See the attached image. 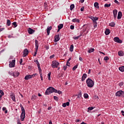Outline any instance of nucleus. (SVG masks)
<instances>
[{
    "label": "nucleus",
    "instance_id": "nucleus-13",
    "mask_svg": "<svg viewBox=\"0 0 124 124\" xmlns=\"http://www.w3.org/2000/svg\"><path fill=\"white\" fill-rule=\"evenodd\" d=\"M52 30V27L51 26L50 27H48L46 29V32L47 33V35H49L50 34V31Z\"/></svg>",
    "mask_w": 124,
    "mask_h": 124
},
{
    "label": "nucleus",
    "instance_id": "nucleus-30",
    "mask_svg": "<svg viewBox=\"0 0 124 124\" xmlns=\"http://www.w3.org/2000/svg\"><path fill=\"white\" fill-rule=\"evenodd\" d=\"M94 49L91 48L88 50V53H93V52H94Z\"/></svg>",
    "mask_w": 124,
    "mask_h": 124
},
{
    "label": "nucleus",
    "instance_id": "nucleus-58",
    "mask_svg": "<svg viewBox=\"0 0 124 124\" xmlns=\"http://www.w3.org/2000/svg\"><path fill=\"white\" fill-rule=\"evenodd\" d=\"M84 7L81 8V9H80V11H81V12L84 11Z\"/></svg>",
    "mask_w": 124,
    "mask_h": 124
},
{
    "label": "nucleus",
    "instance_id": "nucleus-48",
    "mask_svg": "<svg viewBox=\"0 0 124 124\" xmlns=\"http://www.w3.org/2000/svg\"><path fill=\"white\" fill-rule=\"evenodd\" d=\"M53 98H54V99L55 100H58V97H57V96H54Z\"/></svg>",
    "mask_w": 124,
    "mask_h": 124
},
{
    "label": "nucleus",
    "instance_id": "nucleus-2",
    "mask_svg": "<svg viewBox=\"0 0 124 124\" xmlns=\"http://www.w3.org/2000/svg\"><path fill=\"white\" fill-rule=\"evenodd\" d=\"M86 84H87V87H89V88H93V85H94V82L92 79L89 78L86 80Z\"/></svg>",
    "mask_w": 124,
    "mask_h": 124
},
{
    "label": "nucleus",
    "instance_id": "nucleus-39",
    "mask_svg": "<svg viewBox=\"0 0 124 124\" xmlns=\"http://www.w3.org/2000/svg\"><path fill=\"white\" fill-rule=\"evenodd\" d=\"M93 107H89L88 108V110L87 111V112H89V110L92 111V110H93Z\"/></svg>",
    "mask_w": 124,
    "mask_h": 124
},
{
    "label": "nucleus",
    "instance_id": "nucleus-29",
    "mask_svg": "<svg viewBox=\"0 0 124 124\" xmlns=\"http://www.w3.org/2000/svg\"><path fill=\"white\" fill-rule=\"evenodd\" d=\"M94 7H96V8H99V6H98V2H95L94 3Z\"/></svg>",
    "mask_w": 124,
    "mask_h": 124
},
{
    "label": "nucleus",
    "instance_id": "nucleus-5",
    "mask_svg": "<svg viewBox=\"0 0 124 124\" xmlns=\"http://www.w3.org/2000/svg\"><path fill=\"white\" fill-rule=\"evenodd\" d=\"M115 96H124V92L123 91H118L116 93H115Z\"/></svg>",
    "mask_w": 124,
    "mask_h": 124
},
{
    "label": "nucleus",
    "instance_id": "nucleus-3",
    "mask_svg": "<svg viewBox=\"0 0 124 124\" xmlns=\"http://www.w3.org/2000/svg\"><path fill=\"white\" fill-rule=\"evenodd\" d=\"M21 107L22 112L20 115V118L21 119L22 122H23L24 120H25V118H26V111L25 110V108H24V107L21 105Z\"/></svg>",
    "mask_w": 124,
    "mask_h": 124
},
{
    "label": "nucleus",
    "instance_id": "nucleus-57",
    "mask_svg": "<svg viewBox=\"0 0 124 124\" xmlns=\"http://www.w3.org/2000/svg\"><path fill=\"white\" fill-rule=\"evenodd\" d=\"M79 60L80 62H83V58L82 57H79Z\"/></svg>",
    "mask_w": 124,
    "mask_h": 124
},
{
    "label": "nucleus",
    "instance_id": "nucleus-52",
    "mask_svg": "<svg viewBox=\"0 0 124 124\" xmlns=\"http://www.w3.org/2000/svg\"><path fill=\"white\" fill-rule=\"evenodd\" d=\"M70 29H71V30H74V26L71 25L70 26Z\"/></svg>",
    "mask_w": 124,
    "mask_h": 124
},
{
    "label": "nucleus",
    "instance_id": "nucleus-44",
    "mask_svg": "<svg viewBox=\"0 0 124 124\" xmlns=\"http://www.w3.org/2000/svg\"><path fill=\"white\" fill-rule=\"evenodd\" d=\"M104 61H108V60H109V57L106 56L104 57Z\"/></svg>",
    "mask_w": 124,
    "mask_h": 124
},
{
    "label": "nucleus",
    "instance_id": "nucleus-23",
    "mask_svg": "<svg viewBox=\"0 0 124 124\" xmlns=\"http://www.w3.org/2000/svg\"><path fill=\"white\" fill-rule=\"evenodd\" d=\"M6 25L7 26H8V27L10 26V25H11V21H10V20L9 19L7 20Z\"/></svg>",
    "mask_w": 124,
    "mask_h": 124
},
{
    "label": "nucleus",
    "instance_id": "nucleus-7",
    "mask_svg": "<svg viewBox=\"0 0 124 124\" xmlns=\"http://www.w3.org/2000/svg\"><path fill=\"white\" fill-rule=\"evenodd\" d=\"M15 62H16L15 60H13L11 62H10L9 67H14L15 66Z\"/></svg>",
    "mask_w": 124,
    "mask_h": 124
},
{
    "label": "nucleus",
    "instance_id": "nucleus-61",
    "mask_svg": "<svg viewBox=\"0 0 124 124\" xmlns=\"http://www.w3.org/2000/svg\"><path fill=\"white\" fill-rule=\"evenodd\" d=\"M3 30H4V28H0V31H3Z\"/></svg>",
    "mask_w": 124,
    "mask_h": 124
},
{
    "label": "nucleus",
    "instance_id": "nucleus-41",
    "mask_svg": "<svg viewBox=\"0 0 124 124\" xmlns=\"http://www.w3.org/2000/svg\"><path fill=\"white\" fill-rule=\"evenodd\" d=\"M80 38V36H77V37H73V39L75 40H78V39H79Z\"/></svg>",
    "mask_w": 124,
    "mask_h": 124
},
{
    "label": "nucleus",
    "instance_id": "nucleus-33",
    "mask_svg": "<svg viewBox=\"0 0 124 124\" xmlns=\"http://www.w3.org/2000/svg\"><path fill=\"white\" fill-rule=\"evenodd\" d=\"M38 70H39V73H40V75L41 74H42V70H41V68H40V66L38 67Z\"/></svg>",
    "mask_w": 124,
    "mask_h": 124
},
{
    "label": "nucleus",
    "instance_id": "nucleus-51",
    "mask_svg": "<svg viewBox=\"0 0 124 124\" xmlns=\"http://www.w3.org/2000/svg\"><path fill=\"white\" fill-rule=\"evenodd\" d=\"M54 58H55V55L54 54L50 56V59H54Z\"/></svg>",
    "mask_w": 124,
    "mask_h": 124
},
{
    "label": "nucleus",
    "instance_id": "nucleus-24",
    "mask_svg": "<svg viewBox=\"0 0 124 124\" xmlns=\"http://www.w3.org/2000/svg\"><path fill=\"white\" fill-rule=\"evenodd\" d=\"M118 55L119 56H120V57H123V56H124V51H119Z\"/></svg>",
    "mask_w": 124,
    "mask_h": 124
},
{
    "label": "nucleus",
    "instance_id": "nucleus-32",
    "mask_svg": "<svg viewBox=\"0 0 124 124\" xmlns=\"http://www.w3.org/2000/svg\"><path fill=\"white\" fill-rule=\"evenodd\" d=\"M51 72H49L47 75V78L49 80H51Z\"/></svg>",
    "mask_w": 124,
    "mask_h": 124
},
{
    "label": "nucleus",
    "instance_id": "nucleus-38",
    "mask_svg": "<svg viewBox=\"0 0 124 124\" xmlns=\"http://www.w3.org/2000/svg\"><path fill=\"white\" fill-rule=\"evenodd\" d=\"M8 73L10 75H11L12 76H14V73H13V72L9 71Z\"/></svg>",
    "mask_w": 124,
    "mask_h": 124
},
{
    "label": "nucleus",
    "instance_id": "nucleus-63",
    "mask_svg": "<svg viewBox=\"0 0 124 124\" xmlns=\"http://www.w3.org/2000/svg\"><path fill=\"white\" fill-rule=\"evenodd\" d=\"M121 113H122L123 116H124V110H122Z\"/></svg>",
    "mask_w": 124,
    "mask_h": 124
},
{
    "label": "nucleus",
    "instance_id": "nucleus-54",
    "mask_svg": "<svg viewBox=\"0 0 124 124\" xmlns=\"http://www.w3.org/2000/svg\"><path fill=\"white\" fill-rule=\"evenodd\" d=\"M62 107H66V103L62 104Z\"/></svg>",
    "mask_w": 124,
    "mask_h": 124
},
{
    "label": "nucleus",
    "instance_id": "nucleus-50",
    "mask_svg": "<svg viewBox=\"0 0 124 124\" xmlns=\"http://www.w3.org/2000/svg\"><path fill=\"white\" fill-rule=\"evenodd\" d=\"M40 75L41 81H43V77H42V74H41Z\"/></svg>",
    "mask_w": 124,
    "mask_h": 124
},
{
    "label": "nucleus",
    "instance_id": "nucleus-27",
    "mask_svg": "<svg viewBox=\"0 0 124 124\" xmlns=\"http://www.w3.org/2000/svg\"><path fill=\"white\" fill-rule=\"evenodd\" d=\"M93 25L94 29H95V28H97V22H93Z\"/></svg>",
    "mask_w": 124,
    "mask_h": 124
},
{
    "label": "nucleus",
    "instance_id": "nucleus-45",
    "mask_svg": "<svg viewBox=\"0 0 124 124\" xmlns=\"http://www.w3.org/2000/svg\"><path fill=\"white\" fill-rule=\"evenodd\" d=\"M38 50L35 49V53H34V55H33L34 57L36 56V55H37V51H38Z\"/></svg>",
    "mask_w": 124,
    "mask_h": 124
},
{
    "label": "nucleus",
    "instance_id": "nucleus-6",
    "mask_svg": "<svg viewBox=\"0 0 124 124\" xmlns=\"http://www.w3.org/2000/svg\"><path fill=\"white\" fill-rule=\"evenodd\" d=\"M113 40L115 42H117V43H123V41L120 39L118 37H114Z\"/></svg>",
    "mask_w": 124,
    "mask_h": 124
},
{
    "label": "nucleus",
    "instance_id": "nucleus-37",
    "mask_svg": "<svg viewBox=\"0 0 124 124\" xmlns=\"http://www.w3.org/2000/svg\"><path fill=\"white\" fill-rule=\"evenodd\" d=\"M84 98H89V95L87 93H84Z\"/></svg>",
    "mask_w": 124,
    "mask_h": 124
},
{
    "label": "nucleus",
    "instance_id": "nucleus-46",
    "mask_svg": "<svg viewBox=\"0 0 124 124\" xmlns=\"http://www.w3.org/2000/svg\"><path fill=\"white\" fill-rule=\"evenodd\" d=\"M82 96V93L80 92L78 95V97H81Z\"/></svg>",
    "mask_w": 124,
    "mask_h": 124
},
{
    "label": "nucleus",
    "instance_id": "nucleus-53",
    "mask_svg": "<svg viewBox=\"0 0 124 124\" xmlns=\"http://www.w3.org/2000/svg\"><path fill=\"white\" fill-rule=\"evenodd\" d=\"M35 75H36V74L31 75V78H34V77H35Z\"/></svg>",
    "mask_w": 124,
    "mask_h": 124
},
{
    "label": "nucleus",
    "instance_id": "nucleus-22",
    "mask_svg": "<svg viewBox=\"0 0 124 124\" xmlns=\"http://www.w3.org/2000/svg\"><path fill=\"white\" fill-rule=\"evenodd\" d=\"M115 25H116V24L115 23V22H113L109 23V27H112V28H114V27H115Z\"/></svg>",
    "mask_w": 124,
    "mask_h": 124
},
{
    "label": "nucleus",
    "instance_id": "nucleus-20",
    "mask_svg": "<svg viewBox=\"0 0 124 124\" xmlns=\"http://www.w3.org/2000/svg\"><path fill=\"white\" fill-rule=\"evenodd\" d=\"M105 33L106 35H108L110 34V30L107 29L105 31Z\"/></svg>",
    "mask_w": 124,
    "mask_h": 124
},
{
    "label": "nucleus",
    "instance_id": "nucleus-1",
    "mask_svg": "<svg viewBox=\"0 0 124 124\" xmlns=\"http://www.w3.org/2000/svg\"><path fill=\"white\" fill-rule=\"evenodd\" d=\"M57 90L53 87H49L47 89L45 92V94L48 95L49 93H57Z\"/></svg>",
    "mask_w": 124,
    "mask_h": 124
},
{
    "label": "nucleus",
    "instance_id": "nucleus-19",
    "mask_svg": "<svg viewBox=\"0 0 124 124\" xmlns=\"http://www.w3.org/2000/svg\"><path fill=\"white\" fill-rule=\"evenodd\" d=\"M86 78H87V75H86V74H84L82 75L81 81H85Z\"/></svg>",
    "mask_w": 124,
    "mask_h": 124
},
{
    "label": "nucleus",
    "instance_id": "nucleus-11",
    "mask_svg": "<svg viewBox=\"0 0 124 124\" xmlns=\"http://www.w3.org/2000/svg\"><path fill=\"white\" fill-rule=\"evenodd\" d=\"M90 19L92 20L93 22H96L98 20V17H93V16H90Z\"/></svg>",
    "mask_w": 124,
    "mask_h": 124
},
{
    "label": "nucleus",
    "instance_id": "nucleus-18",
    "mask_svg": "<svg viewBox=\"0 0 124 124\" xmlns=\"http://www.w3.org/2000/svg\"><path fill=\"white\" fill-rule=\"evenodd\" d=\"M25 80H29V79H31V75H27L25 76L24 78Z\"/></svg>",
    "mask_w": 124,
    "mask_h": 124
},
{
    "label": "nucleus",
    "instance_id": "nucleus-28",
    "mask_svg": "<svg viewBox=\"0 0 124 124\" xmlns=\"http://www.w3.org/2000/svg\"><path fill=\"white\" fill-rule=\"evenodd\" d=\"M36 98V96H35V95H32L31 96V100H32V101H33L34 100H35Z\"/></svg>",
    "mask_w": 124,
    "mask_h": 124
},
{
    "label": "nucleus",
    "instance_id": "nucleus-56",
    "mask_svg": "<svg viewBox=\"0 0 124 124\" xmlns=\"http://www.w3.org/2000/svg\"><path fill=\"white\" fill-rule=\"evenodd\" d=\"M22 62H23V59H21L19 62L20 64H22Z\"/></svg>",
    "mask_w": 124,
    "mask_h": 124
},
{
    "label": "nucleus",
    "instance_id": "nucleus-34",
    "mask_svg": "<svg viewBox=\"0 0 124 124\" xmlns=\"http://www.w3.org/2000/svg\"><path fill=\"white\" fill-rule=\"evenodd\" d=\"M36 63V64L37 65L38 67L40 66V64L39 63V62H38V60H36L35 61H34Z\"/></svg>",
    "mask_w": 124,
    "mask_h": 124
},
{
    "label": "nucleus",
    "instance_id": "nucleus-14",
    "mask_svg": "<svg viewBox=\"0 0 124 124\" xmlns=\"http://www.w3.org/2000/svg\"><path fill=\"white\" fill-rule=\"evenodd\" d=\"M10 97L15 102L16 101V99H15V94L14 93L11 94L10 95Z\"/></svg>",
    "mask_w": 124,
    "mask_h": 124
},
{
    "label": "nucleus",
    "instance_id": "nucleus-35",
    "mask_svg": "<svg viewBox=\"0 0 124 124\" xmlns=\"http://www.w3.org/2000/svg\"><path fill=\"white\" fill-rule=\"evenodd\" d=\"M78 67V65H76L75 66L73 67L72 70H73V71L76 70V69Z\"/></svg>",
    "mask_w": 124,
    "mask_h": 124
},
{
    "label": "nucleus",
    "instance_id": "nucleus-60",
    "mask_svg": "<svg viewBox=\"0 0 124 124\" xmlns=\"http://www.w3.org/2000/svg\"><path fill=\"white\" fill-rule=\"evenodd\" d=\"M6 110V108H5V107H3V108H2V110L3 111H5Z\"/></svg>",
    "mask_w": 124,
    "mask_h": 124
},
{
    "label": "nucleus",
    "instance_id": "nucleus-36",
    "mask_svg": "<svg viewBox=\"0 0 124 124\" xmlns=\"http://www.w3.org/2000/svg\"><path fill=\"white\" fill-rule=\"evenodd\" d=\"M12 25H13V26H14V28H16V27H17V22H13V23H12Z\"/></svg>",
    "mask_w": 124,
    "mask_h": 124
},
{
    "label": "nucleus",
    "instance_id": "nucleus-40",
    "mask_svg": "<svg viewBox=\"0 0 124 124\" xmlns=\"http://www.w3.org/2000/svg\"><path fill=\"white\" fill-rule=\"evenodd\" d=\"M105 7H110L111 4H105L104 5Z\"/></svg>",
    "mask_w": 124,
    "mask_h": 124
},
{
    "label": "nucleus",
    "instance_id": "nucleus-17",
    "mask_svg": "<svg viewBox=\"0 0 124 124\" xmlns=\"http://www.w3.org/2000/svg\"><path fill=\"white\" fill-rule=\"evenodd\" d=\"M72 22H73V23H80V20L78 18H74L72 19Z\"/></svg>",
    "mask_w": 124,
    "mask_h": 124
},
{
    "label": "nucleus",
    "instance_id": "nucleus-49",
    "mask_svg": "<svg viewBox=\"0 0 124 124\" xmlns=\"http://www.w3.org/2000/svg\"><path fill=\"white\" fill-rule=\"evenodd\" d=\"M66 68H67V66H64L63 67V69L64 70V71H65V70H66Z\"/></svg>",
    "mask_w": 124,
    "mask_h": 124
},
{
    "label": "nucleus",
    "instance_id": "nucleus-9",
    "mask_svg": "<svg viewBox=\"0 0 124 124\" xmlns=\"http://www.w3.org/2000/svg\"><path fill=\"white\" fill-rule=\"evenodd\" d=\"M28 54L29 50L27 48L25 49L23 52V57H27V56H28Z\"/></svg>",
    "mask_w": 124,
    "mask_h": 124
},
{
    "label": "nucleus",
    "instance_id": "nucleus-25",
    "mask_svg": "<svg viewBox=\"0 0 124 124\" xmlns=\"http://www.w3.org/2000/svg\"><path fill=\"white\" fill-rule=\"evenodd\" d=\"M73 49H74V46L73 45H71L70 47V52H73Z\"/></svg>",
    "mask_w": 124,
    "mask_h": 124
},
{
    "label": "nucleus",
    "instance_id": "nucleus-42",
    "mask_svg": "<svg viewBox=\"0 0 124 124\" xmlns=\"http://www.w3.org/2000/svg\"><path fill=\"white\" fill-rule=\"evenodd\" d=\"M75 6L74 4H72L70 5V10H72V9H73V8H74Z\"/></svg>",
    "mask_w": 124,
    "mask_h": 124
},
{
    "label": "nucleus",
    "instance_id": "nucleus-21",
    "mask_svg": "<svg viewBox=\"0 0 124 124\" xmlns=\"http://www.w3.org/2000/svg\"><path fill=\"white\" fill-rule=\"evenodd\" d=\"M20 75V73L18 72H16L14 73V77H18Z\"/></svg>",
    "mask_w": 124,
    "mask_h": 124
},
{
    "label": "nucleus",
    "instance_id": "nucleus-15",
    "mask_svg": "<svg viewBox=\"0 0 124 124\" xmlns=\"http://www.w3.org/2000/svg\"><path fill=\"white\" fill-rule=\"evenodd\" d=\"M123 16V14L122 13V12H119L118 16H117V19H122V16Z\"/></svg>",
    "mask_w": 124,
    "mask_h": 124
},
{
    "label": "nucleus",
    "instance_id": "nucleus-4",
    "mask_svg": "<svg viewBox=\"0 0 124 124\" xmlns=\"http://www.w3.org/2000/svg\"><path fill=\"white\" fill-rule=\"evenodd\" d=\"M60 65V63L57 62V61H52V63L51 64V66L52 68H58V67Z\"/></svg>",
    "mask_w": 124,
    "mask_h": 124
},
{
    "label": "nucleus",
    "instance_id": "nucleus-43",
    "mask_svg": "<svg viewBox=\"0 0 124 124\" xmlns=\"http://www.w3.org/2000/svg\"><path fill=\"white\" fill-rule=\"evenodd\" d=\"M0 93L2 96L4 95V93H3V91L2 90H0Z\"/></svg>",
    "mask_w": 124,
    "mask_h": 124
},
{
    "label": "nucleus",
    "instance_id": "nucleus-8",
    "mask_svg": "<svg viewBox=\"0 0 124 124\" xmlns=\"http://www.w3.org/2000/svg\"><path fill=\"white\" fill-rule=\"evenodd\" d=\"M35 31L34 30H33L31 28L28 29V32L29 34H32V33H33V32H34Z\"/></svg>",
    "mask_w": 124,
    "mask_h": 124
},
{
    "label": "nucleus",
    "instance_id": "nucleus-26",
    "mask_svg": "<svg viewBox=\"0 0 124 124\" xmlns=\"http://www.w3.org/2000/svg\"><path fill=\"white\" fill-rule=\"evenodd\" d=\"M119 70L122 72H124V66H122L119 68Z\"/></svg>",
    "mask_w": 124,
    "mask_h": 124
},
{
    "label": "nucleus",
    "instance_id": "nucleus-59",
    "mask_svg": "<svg viewBox=\"0 0 124 124\" xmlns=\"http://www.w3.org/2000/svg\"><path fill=\"white\" fill-rule=\"evenodd\" d=\"M65 104L66 106H69V102H67Z\"/></svg>",
    "mask_w": 124,
    "mask_h": 124
},
{
    "label": "nucleus",
    "instance_id": "nucleus-55",
    "mask_svg": "<svg viewBox=\"0 0 124 124\" xmlns=\"http://www.w3.org/2000/svg\"><path fill=\"white\" fill-rule=\"evenodd\" d=\"M57 93H59V94H61V93H62V91H57Z\"/></svg>",
    "mask_w": 124,
    "mask_h": 124
},
{
    "label": "nucleus",
    "instance_id": "nucleus-31",
    "mask_svg": "<svg viewBox=\"0 0 124 124\" xmlns=\"http://www.w3.org/2000/svg\"><path fill=\"white\" fill-rule=\"evenodd\" d=\"M58 28L61 29H62V28H63V24H60L59 25H58Z\"/></svg>",
    "mask_w": 124,
    "mask_h": 124
},
{
    "label": "nucleus",
    "instance_id": "nucleus-62",
    "mask_svg": "<svg viewBox=\"0 0 124 124\" xmlns=\"http://www.w3.org/2000/svg\"><path fill=\"white\" fill-rule=\"evenodd\" d=\"M114 2H115V3H117V4L119 3V1H118L117 0H115Z\"/></svg>",
    "mask_w": 124,
    "mask_h": 124
},
{
    "label": "nucleus",
    "instance_id": "nucleus-64",
    "mask_svg": "<svg viewBox=\"0 0 124 124\" xmlns=\"http://www.w3.org/2000/svg\"><path fill=\"white\" fill-rule=\"evenodd\" d=\"M49 124H53V123H52V121L51 120L49 121Z\"/></svg>",
    "mask_w": 124,
    "mask_h": 124
},
{
    "label": "nucleus",
    "instance_id": "nucleus-10",
    "mask_svg": "<svg viewBox=\"0 0 124 124\" xmlns=\"http://www.w3.org/2000/svg\"><path fill=\"white\" fill-rule=\"evenodd\" d=\"M113 13L114 18L116 19L117 18V15L118 14V10L116 9L113 10Z\"/></svg>",
    "mask_w": 124,
    "mask_h": 124
},
{
    "label": "nucleus",
    "instance_id": "nucleus-16",
    "mask_svg": "<svg viewBox=\"0 0 124 124\" xmlns=\"http://www.w3.org/2000/svg\"><path fill=\"white\" fill-rule=\"evenodd\" d=\"M35 50H38V47H39V45L38 44V41L35 40Z\"/></svg>",
    "mask_w": 124,
    "mask_h": 124
},
{
    "label": "nucleus",
    "instance_id": "nucleus-12",
    "mask_svg": "<svg viewBox=\"0 0 124 124\" xmlns=\"http://www.w3.org/2000/svg\"><path fill=\"white\" fill-rule=\"evenodd\" d=\"M60 40V35H57L55 36L54 42H58Z\"/></svg>",
    "mask_w": 124,
    "mask_h": 124
},
{
    "label": "nucleus",
    "instance_id": "nucleus-47",
    "mask_svg": "<svg viewBox=\"0 0 124 124\" xmlns=\"http://www.w3.org/2000/svg\"><path fill=\"white\" fill-rule=\"evenodd\" d=\"M66 66H70V62H67Z\"/></svg>",
    "mask_w": 124,
    "mask_h": 124
}]
</instances>
